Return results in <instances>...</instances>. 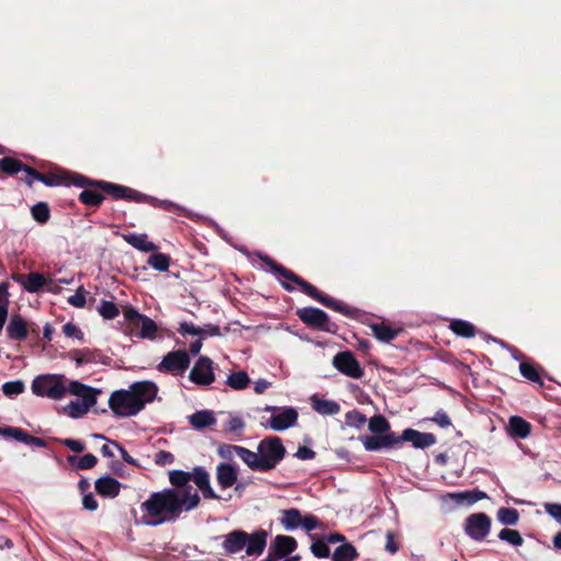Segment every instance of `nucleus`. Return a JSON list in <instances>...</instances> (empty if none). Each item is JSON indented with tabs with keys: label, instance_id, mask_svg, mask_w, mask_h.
<instances>
[{
	"label": "nucleus",
	"instance_id": "obj_1",
	"mask_svg": "<svg viewBox=\"0 0 561 561\" xmlns=\"http://www.w3.org/2000/svg\"><path fill=\"white\" fill-rule=\"evenodd\" d=\"M31 389L38 397L61 400L66 394L76 397L62 408V412L71 419H80L88 414L96 404L101 389L72 380L61 374H46L32 381Z\"/></svg>",
	"mask_w": 561,
	"mask_h": 561
},
{
	"label": "nucleus",
	"instance_id": "obj_2",
	"mask_svg": "<svg viewBox=\"0 0 561 561\" xmlns=\"http://www.w3.org/2000/svg\"><path fill=\"white\" fill-rule=\"evenodd\" d=\"M199 495L193 488L164 489L153 492L140 505L141 522L147 526H159L173 522L184 512L196 508Z\"/></svg>",
	"mask_w": 561,
	"mask_h": 561
},
{
	"label": "nucleus",
	"instance_id": "obj_3",
	"mask_svg": "<svg viewBox=\"0 0 561 561\" xmlns=\"http://www.w3.org/2000/svg\"><path fill=\"white\" fill-rule=\"evenodd\" d=\"M158 394V387L149 380L136 381L128 388L113 391L108 408L118 417H131L140 413Z\"/></svg>",
	"mask_w": 561,
	"mask_h": 561
},
{
	"label": "nucleus",
	"instance_id": "obj_4",
	"mask_svg": "<svg viewBox=\"0 0 561 561\" xmlns=\"http://www.w3.org/2000/svg\"><path fill=\"white\" fill-rule=\"evenodd\" d=\"M169 481L174 486L173 489L191 488L188 482L193 481L205 499H219L211 488L209 473L202 467H195L191 472L172 470L169 472Z\"/></svg>",
	"mask_w": 561,
	"mask_h": 561
},
{
	"label": "nucleus",
	"instance_id": "obj_5",
	"mask_svg": "<svg viewBox=\"0 0 561 561\" xmlns=\"http://www.w3.org/2000/svg\"><path fill=\"white\" fill-rule=\"evenodd\" d=\"M264 411L271 412L266 427L282 432L296 425L298 421V411L293 407H272L267 405Z\"/></svg>",
	"mask_w": 561,
	"mask_h": 561
},
{
	"label": "nucleus",
	"instance_id": "obj_6",
	"mask_svg": "<svg viewBox=\"0 0 561 561\" xmlns=\"http://www.w3.org/2000/svg\"><path fill=\"white\" fill-rule=\"evenodd\" d=\"M257 447L265 471L275 468L284 458L285 447L278 437H266L260 442Z\"/></svg>",
	"mask_w": 561,
	"mask_h": 561
},
{
	"label": "nucleus",
	"instance_id": "obj_7",
	"mask_svg": "<svg viewBox=\"0 0 561 561\" xmlns=\"http://www.w3.org/2000/svg\"><path fill=\"white\" fill-rule=\"evenodd\" d=\"M277 272L285 278L291 279L295 283H297L307 295L311 296L312 298L320 301L324 306L332 308L340 312H345V306L343 304H341L334 299H331V298L324 296L323 294L319 293L314 286L300 279L298 276L294 275L291 272L285 270L284 267H278Z\"/></svg>",
	"mask_w": 561,
	"mask_h": 561
},
{
	"label": "nucleus",
	"instance_id": "obj_8",
	"mask_svg": "<svg viewBox=\"0 0 561 561\" xmlns=\"http://www.w3.org/2000/svg\"><path fill=\"white\" fill-rule=\"evenodd\" d=\"M332 364L340 373L347 377L358 379L364 375V369L351 352L337 353Z\"/></svg>",
	"mask_w": 561,
	"mask_h": 561
},
{
	"label": "nucleus",
	"instance_id": "obj_9",
	"mask_svg": "<svg viewBox=\"0 0 561 561\" xmlns=\"http://www.w3.org/2000/svg\"><path fill=\"white\" fill-rule=\"evenodd\" d=\"M491 519L484 513L470 515L466 519L465 530L474 540H482L490 531Z\"/></svg>",
	"mask_w": 561,
	"mask_h": 561
},
{
	"label": "nucleus",
	"instance_id": "obj_10",
	"mask_svg": "<svg viewBox=\"0 0 561 561\" xmlns=\"http://www.w3.org/2000/svg\"><path fill=\"white\" fill-rule=\"evenodd\" d=\"M190 365V357L184 351H175L165 355L158 365L160 371L183 374Z\"/></svg>",
	"mask_w": 561,
	"mask_h": 561
},
{
	"label": "nucleus",
	"instance_id": "obj_11",
	"mask_svg": "<svg viewBox=\"0 0 561 561\" xmlns=\"http://www.w3.org/2000/svg\"><path fill=\"white\" fill-rule=\"evenodd\" d=\"M0 170L8 174H14L20 171H24L26 174V181L32 184L35 180H41L47 184H53L51 181L45 180L41 174L30 167L22 164L21 161L13 158H3L0 160Z\"/></svg>",
	"mask_w": 561,
	"mask_h": 561
},
{
	"label": "nucleus",
	"instance_id": "obj_12",
	"mask_svg": "<svg viewBox=\"0 0 561 561\" xmlns=\"http://www.w3.org/2000/svg\"><path fill=\"white\" fill-rule=\"evenodd\" d=\"M190 379L197 385H210L215 380L213 362L207 357H201L192 368Z\"/></svg>",
	"mask_w": 561,
	"mask_h": 561
},
{
	"label": "nucleus",
	"instance_id": "obj_13",
	"mask_svg": "<svg viewBox=\"0 0 561 561\" xmlns=\"http://www.w3.org/2000/svg\"><path fill=\"white\" fill-rule=\"evenodd\" d=\"M300 320L310 327L329 330V317L328 314L318 308H302L297 311Z\"/></svg>",
	"mask_w": 561,
	"mask_h": 561
},
{
	"label": "nucleus",
	"instance_id": "obj_14",
	"mask_svg": "<svg viewBox=\"0 0 561 561\" xmlns=\"http://www.w3.org/2000/svg\"><path fill=\"white\" fill-rule=\"evenodd\" d=\"M266 539L267 533L265 530H259L252 534L245 533L243 551L250 557L261 556L265 549Z\"/></svg>",
	"mask_w": 561,
	"mask_h": 561
},
{
	"label": "nucleus",
	"instance_id": "obj_15",
	"mask_svg": "<svg viewBox=\"0 0 561 561\" xmlns=\"http://www.w3.org/2000/svg\"><path fill=\"white\" fill-rule=\"evenodd\" d=\"M297 548V541L295 538L285 535H278L274 538L270 546L268 554L276 556L278 558H287Z\"/></svg>",
	"mask_w": 561,
	"mask_h": 561
},
{
	"label": "nucleus",
	"instance_id": "obj_16",
	"mask_svg": "<svg viewBox=\"0 0 561 561\" xmlns=\"http://www.w3.org/2000/svg\"><path fill=\"white\" fill-rule=\"evenodd\" d=\"M216 480L220 489L231 488L238 480V470L234 466L221 462L216 467Z\"/></svg>",
	"mask_w": 561,
	"mask_h": 561
},
{
	"label": "nucleus",
	"instance_id": "obj_17",
	"mask_svg": "<svg viewBox=\"0 0 561 561\" xmlns=\"http://www.w3.org/2000/svg\"><path fill=\"white\" fill-rule=\"evenodd\" d=\"M7 335L14 341L25 340L28 335L27 322L20 314H13L7 327Z\"/></svg>",
	"mask_w": 561,
	"mask_h": 561
},
{
	"label": "nucleus",
	"instance_id": "obj_18",
	"mask_svg": "<svg viewBox=\"0 0 561 561\" xmlns=\"http://www.w3.org/2000/svg\"><path fill=\"white\" fill-rule=\"evenodd\" d=\"M402 440L410 442L416 448H425L436 443V437L431 433H421L419 431L408 428L402 433Z\"/></svg>",
	"mask_w": 561,
	"mask_h": 561
},
{
	"label": "nucleus",
	"instance_id": "obj_19",
	"mask_svg": "<svg viewBox=\"0 0 561 561\" xmlns=\"http://www.w3.org/2000/svg\"><path fill=\"white\" fill-rule=\"evenodd\" d=\"M122 484L116 479L104 476L95 481L96 492L104 497H116L121 492Z\"/></svg>",
	"mask_w": 561,
	"mask_h": 561
},
{
	"label": "nucleus",
	"instance_id": "obj_20",
	"mask_svg": "<svg viewBox=\"0 0 561 561\" xmlns=\"http://www.w3.org/2000/svg\"><path fill=\"white\" fill-rule=\"evenodd\" d=\"M245 531L233 530L224 537L222 548L229 554H236L243 551Z\"/></svg>",
	"mask_w": 561,
	"mask_h": 561
},
{
	"label": "nucleus",
	"instance_id": "obj_21",
	"mask_svg": "<svg viewBox=\"0 0 561 561\" xmlns=\"http://www.w3.org/2000/svg\"><path fill=\"white\" fill-rule=\"evenodd\" d=\"M122 238L133 248L141 252H156L157 245L148 240L146 233H125Z\"/></svg>",
	"mask_w": 561,
	"mask_h": 561
},
{
	"label": "nucleus",
	"instance_id": "obj_22",
	"mask_svg": "<svg viewBox=\"0 0 561 561\" xmlns=\"http://www.w3.org/2000/svg\"><path fill=\"white\" fill-rule=\"evenodd\" d=\"M362 443L366 450H378L382 447H390L399 443V438L394 434L389 433L381 437L366 436L362 438Z\"/></svg>",
	"mask_w": 561,
	"mask_h": 561
},
{
	"label": "nucleus",
	"instance_id": "obj_23",
	"mask_svg": "<svg viewBox=\"0 0 561 561\" xmlns=\"http://www.w3.org/2000/svg\"><path fill=\"white\" fill-rule=\"evenodd\" d=\"M102 186L113 194L115 197L119 198H127V199H135L137 202H146L147 196L144 194H140L134 190L127 188L125 186L111 184V183H102Z\"/></svg>",
	"mask_w": 561,
	"mask_h": 561
},
{
	"label": "nucleus",
	"instance_id": "obj_24",
	"mask_svg": "<svg viewBox=\"0 0 561 561\" xmlns=\"http://www.w3.org/2000/svg\"><path fill=\"white\" fill-rule=\"evenodd\" d=\"M369 328L374 336L381 342L393 340L401 331V329L393 328L385 322L373 323Z\"/></svg>",
	"mask_w": 561,
	"mask_h": 561
},
{
	"label": "nucleus",
	"instance_id": "obj_25",
	"mask_svg": "<svg viewBox=\"0 0 561 561\" xmlns=\"http://www.w3.org/2000/svg\"><path fill=\"white\" fill-rule=\"evenodd\" d=\"M237 455L242 459L244 463H247L250 469L265 472L264 463L259 456V450L252 451L241 446V448L237 449Z\"/></svg>",
	"mask_w": 561,
	"mask_h": 561
},
{
	"label": "nucleus",
	"instance_id": "obj_26",
	"mask_svg": "<svg viewBox=\"0 0 561 561\" xmlns=\"http://www.w3.org/2000/svg\"><path fill=\"white\" fill-rule=\"evenodd\" d=\"M312 409L323 415H334L340 412V404L332 400L319 398L317 396L310 399Z\"/></svg>",
	"mask_w": 561,
	"mask_h": 561
},
{
	"label": "nucleus",
	"instance_id": "obj_27",
	"mask_svg": "<svg viewBox=\"0 0 561 561\" xmlns=\"http://www.w3.org/2000/svg\"><path fill=\"white\" fill-rule=\"evenodd\" d=\"M530 424L520 416H512L508 421V431L511 436L526 438L530 434Z\"/></svg>",
	"mask_w": 561,
	"mask_h": 561
},
{
	"label": "nucleus",
	"instance_id": "obj_28",
	"mask_svg": "<svg viewBox=\"0 0 561 561\" xmlns=\"http://www.w3.org/2000/svg\"><path fill=\"white\" fill-rule=\"evenodd\" d=\"M190 424L195 430H204L216 423L215 414L213 411L203 410L197 411L188 417Z\"/></svg>",
	"mask_w": 561,
	"mask_h": 561
},
{
	"label": "nucleus",
	"instance_id": "obj_29",
	"mask_svg": "<svg viewBox=\"0 0 561 561\" xmlns=\"http://www.w3.org/2000/svg\"><path fill=\"white\" fill-rule=\"evenodd\" d=\"M282 515L280 524L286 530L298 528L302 522V516L296 508L285 510Z\"/></svg>",
	"mask_w": 561,
	"mask_h": 561
},
{
	"label": "nucleus",
	"instance_id": "obj_30",
	"mask_svg": "<svg viewBox=\"0 0 561 561\" xmlns=\"http://www.w3.org/2000/svg\"><path fill=\"white\" fill-rule=\"evenodd\" d=\"M251 379L245 371H236L227 377L226 383L233 390H243L249 387Z\"/></svg>",
	"mask_w": 561,
	"mask_h": 561
},
{
	"label": "nucleus",
	"instance_id": "obj_31",
	"mask_svg": "<svg viewBox=\"0 0 561 561\" xmlns=\"http://www.w3.org/2000/svg\"><path fill=\"white\" fill-rule=\"evenodd\" d=\"M449 328L455 334L462 337H472L476 334V328L468 321L453 320Z\"/></svg>",
	"mask_w": 561,
	"mask_h": 561
},
{
	"label": "nucleus",
	"instance_id": "obj_32",
	"mask_svg": "<svg viewBox=\"0 0 561 561\" xmlns=\"http://www.w3.org/2000/svg\"><path fill=\"white\" fill-rule=\"evenodd\" d=\"M171 259L164 253H153L147 260V264L156 271L167 272L170 267Z\"/></svg>",
	"mask_w": 561,
	"mask_h": 561
},
{
	"label": "nucleus",
	"instance_id": "obj_33",
	"mask_svg": "<svg viewBox=\"0 0 561 561\" xmlns=\"http://www.w3.org/2000/svg\"><path fill=\"white\" fill-rule=\"evenodd\" d=\"M357 558L356 549L350 545L345 543L337 547L332 556L333 561H354Z\"/></svg>",
	"mask_w": 561,
	"mask_h": 561
},
{
	"label": "nucleus",
	"instance_id": "obj_34",
	"mask_svg": "<svg viewBox=\"0 0 561 561\" xmlns=\"http://www.w3.org/2000/svg\"><path fill=\"white\" fill-rule=\"evenodd\" d=\"M369 431L376 434H389L390 424L389 422L381 415L373 416L368 422Z\"/></svg>",
	"mask_w": 561,
	"mask_h": 561
},
{
	"label": "nucleus",
	"instance_id": "obj_35",
	"mask_svg": "<svg viewBox=\"0 0 561 561\" xmlns=\"http://www.w3.org/2000/svg\"><path fill=\"white\" fill-rule=\"evenodd\" d=\"M44 285H46V280L44 276L38 273H30L23 284L24 288L30 293L39 290Z\"/></svg>",
	"mask_w": 561,
	"mask_h": 561
},
{
	"label": "nucleus",
	"instance_id": "obj_36",
	"mask_svg": "<svg viewBox=\"0 0 561 561\" xmlns=\"http://www.w3.org/2000/svg\"><path fill=\"white\" fill-rule=\"evenodd\" d=\"M140 328V332H139V336L141 339H154L156 337V333H157V330H158V327L157 324L154 323L153 320H151L150 318L146 317L141 320L139 327Z\"/></svg>",
	"mask_w": 561,
	"mask_h": 561
},
{
	"label": "nucleus",
	"instance_id": "obj_37",
	"mask_svg": "<svg viewBox=\"0 0 561 561\" xmlns=\"http://www.w3.org/2000/svg\"><path fill=\"white\" fill-rule=\"evenodd\" d=\"M146 202H150L151 205H153L154 207H160V208H163L168 211H173V213H178V214H181V215H185L186 214V210L181 207L180 205L173 203V202H170V201H161V199H157V198H153V197H148L147 196V201Z\"/></svg>",
	"mask_w": 561,
	"mask_h": 561
},
{
	"label": "nucleus",
	"instance_id": "obj_38",
	"mask_svg": "<svg viewBox=\"0 0 561 561\" xmlns=\"http://www.w3.org/2000/svg\"><path fill=\"white\" fill-rule=\"evenodd\" d=\"M98 311L104 319L107 320L116 318L119 313L117 306L114 302L106 300L101 301Z\"/></svg>",
	"mask_w": 561,
	"mask_h": 561
},
{
	"label": "nucleus",
	"instance_id": "obj_39",
	"mask_svg": "<svg viewBox=\"0 0 561 561\" xmlns=\"http://www.w3.org/2000/svg\"><path fill=\"white\" fill-rule=\"evenodd\" d=\"M80 201L90 206H96L103 201V195L93 190H84L80 193Z\"/></svg>",
	"mask_w": 561,
	"mask_h": 561
},
{
	"label": "nucleus",
	"instance_id": "obj_40",
	"mask_svg": "<svg viewBox=\"0 0 561 561\" xmlns=\"http://www.w3.org/2000/svg\"><path fill=\"white\" fill-rule=\"evenodd\" d=\"M497 518L503 525H515L518 520V513L514 508H500Z\"/></svg>",
	"mask_w": 561,
	"mask_h": 561
},
{
	"label": "nucleus",
	"instance_id": "obj_41",
	"mask_svg": "<svg viewBox=\"0 0 561 561\" xmlns=\"http://www.w3.org/2000/svg\"><path fill=\"white\" fill-rule=\"evenodd\" d=\"M499 538L501 540L507 541L513 546H520L523 543V538L517 530L504 528L500 531Z\"/></svg>",
	"mask_w": 561,
	"mask_h": 561
},
{
	"label": "nucleus",
	"instance_id": "obj_42",
	"mask_svg": "<svg viewBox=\"0 0 561 561\" xmlns=\"http://www.w3.org/2000/svg\"><path fill=\"white\" fill-rule=\"evenodd\" d=\"M31 211L33 218L41 224H45L49 219V209L45 203L34 205Z\"/></svg>",
	"mask_w": 561,
	"mask_h": 561
},
{
	"label": "nucleus",
	"instance_id": "obj_43",
	"mask_svg": "<svg viewBox=\"0 0 561 561\" xmlns=\"http://www.w3.org/2000/svg\"><path fill=\"white\" fill-rule=\"evenodd\" d=\"M123 314L125 320L128 322L129 327L138 328L141 320L145 318L144 314H140L136 309L131 307H126L123 310Z\"/></svg>",
	"mask_w": 561,
	"mask_h": 561
},
{
	"label": "nucleus",
	"instance_id": "obj_44",
	"mask_svg": "<svg viewBox=\"0 0 561 561\" xmlns=\"http://www.w3.org/2000/svg\"><path fill=\"white\" fill-rule=\"evenodd\" d=\"M449 496L456 500L458 503L467 500L470 503H476L485 497V493L477 491V492H461V493H451Z\"/></svg>",
	"mask_w": 561,
	"mask_h": 561
},
{
	"label": "nucleus",
	"instance_id": "obj_45",
	"mask_svg": "<svg viewBox=\"0 0 561 561\" xmlns=\"http://www.w3.org/2000/svg\"><path fill=\"white\" fill-rule=\"evenodd\" d=\"M25 389V385L21 380L8 381L2 385V391L5 396H18Z\"/></svg>",
	"mask_w": 561,
	"mask_h": 561
},
{
	"label": "nucleus",
	"instance_id": "obj_46",
	"mask_svg": "<svg viewBox=\"0 0 561 561\" xmlns=\"http://www.w3.org/2000/svg\"><path fill=\"white\" fill-rule=\"evenodd\" d=\"M519 371L528 380H530L533 382L541 383L540 376H539L536 367H534L531 364H529V363H522L519 365Z\"/></svg>",
	"mask_w": 561,
	"mask_h": 561
},
{
	"label": "nucleus",
	"instance_id": "obj_47",
	"mask_svg": "<svg viewBox=\"0 0 561 561\" xmlns=\"http://www.w3.org/2000/svg\"><path fill=\"white\" fill-rule=\"evenodd\" d=\"M71 358L78 366L94 360V353L89 350H76L71 352Z\"/></svg>",
	"mask_w": 561,
	"mask_h": 561
},
{
	"label": "nucleus",
	"instance_id": "obj_48",
	"mask_svg": "<svg viewBox=\"0 0 561 561\" xmlns=\"http://www.w3.org/2000/svg\"><path fill=\"white\" fill-rule=\"evenodd\" d=\"M0 433L4 436L12 437L16 440L28 443V438H31V435L25 433L24 431L18 428V427H7L3 430H0Z\"/></svg>",
	"mask_w": 561,
	"mask_h": 561
},
{
	"label": "nucleus",
	"instance_id": "obj_49",
	"mask_svg": "<svg viewBox=\"0 0 561 561\" xmlns=\"http://www.w3.org/2000/svg\"><path fill=\"white\" fill-rule=\"evenodd\" d=\"M346 424L353 427H360L366 423V417L359 411L353 410L345 415Z\"/></svg>",
	"mask_w": 561,
	"mask_h": 561
},
{
	"label": "nucleus",
	"instance_id": "obj_50",
	"mask_svg": "<svg viewBox=\"0 0 561 561\" xmlns=\"http://www.w3.org/2000/svg\"><path fill=\"white\" fill-rule=\"evenodd\" d=\"M243 428L244 421L239 416H231L225 425V431L233 434H240Z\"/></svg>",
	"mask_w": 561,
	"mask_h": 561
},
{
	"label": "nucleus",
	"instance_id": "obj_51",
	"mask_svg": "<svg viewBox=\"0 0 561 561\" xmlns=\"http://www.w3.org/2000/svg\"><path fill=\"white\" fill-rule=\"evenodd\" d=\"M62 332L67 337L76 339L78 341L83 340L82 331L72 322H67L66 324H64Z\"/></svg>",
	"mask_w": 561,
	"mask_h": 561
},
{
	"label": "nucleus",
	"instance_id": "obj_52",
	"mask_svg": "<svg viewBox=\"0 0 561 561\" xmlns=\"http://www.w3.org/2000/svg\"><path fill=\"white\" fill-rule=\"evenodd\" d=\"M311 552L317 558H328L330 556V548L322 540H317L311 545Z\"/></svg>",
	"mask_w": 561,
	"mask_h": 561
},
{
	"label": "nucleus",
	"instance_id": "obj_53",
	"mask_svg": "<svg viewBox=\"0 0 561 561\" xmlns=\"http://www.w3.org/2000/svg\"><path fill=\"white\" fill-rule=\"evenodd\" d=\"M85 290L83 287L78 288L75 295L68 298V302L77 308H82L85 305Z\"/></svg>",
	"mask_w": 561,
	"mask_h": 561
},
{
	"label": "nucleus",
	"instance_id": "obj_54",
	"mask_svg": "<svg viewBox=\"0 0 561 561\" xmlns=\"http://www.w3.org/2000/svg\"><path fill=\"white\" fill-rule=\"evenodd\" d=\"M96 462L98 459L94 455L87 454L78 460L77 467L82 470L91 469L96 465Z\"/></svg>",
	"mask_w": 561,
	"mask_h": 561
},
{
	"label": "nucleus",
	"instance_id": "obj_55",
	"mask_svg": "<svg viewBox=\"0 0 561 561\" xmlns=\"http://www.w3.org/2000/svg\"><path fill=\"white\" fill-rule=\"evenodd\" d=\"M241 448V446L236 445H221L218 447V455L224 459H231L233 455H237V449Z\"/></svg>",
	"mask_w": 561,
	"mask_h": 561
},
{
	"label": "nucleus",
	"instance_id": "obj_56",
	"mask_svg": "<svg viewBox=\"0 0 561 561\" xmlns=\"http://www.w3.org/2000/svg\"><path fill=\"white\" fill-rule=\"evenodd\" d=\"M173 461L174 456L171 453L164 450L159 451L154 457V462L158 466L171 465Z\"/></svg>",
	"mask_w": 561,
	"mask_h": 561
},
{
	"label": "nucleus",
	"instance_id": "obj_57",
	"mask_svg": "<svg viewBox=\"0 0 561 561\" xmlns=\"http://www.w3.org/2000/svg\"><path fill=\"white\" fill-rule=\"evenodd\" d=\"M546 512L561 524V504H546Z\"/></svg>",
	"mask_w": 561,
	"mask_h": 561
},
{
	"label": "nucleus",
	"instance_id": "obj_58",
	"mask_svg": "<svg viewBox=\"0 0 561 561\" xmlns=\"http://www.w3.org/2000/svg\"><path fill=\"white\" fill-rule=\"evenodd\" d=\"M319 525H320L319 520L312 515H307V516L302 517V522L300 524V526L304 527L308 531L318 528Z\"/></svg>",
	"mask_w": 561,
	"mask_h": 561
},
{
	"label": "nucleus",
	"instance_id": "obj_59",
	"mask_svg": "<svg viewBox=\"0 0 561 561\" xmlns=\"http://www.w3.org/2000/svg\"><path fill=\"white\" fill-rule=\"evenodd\" d=\"M0 307L3 309H8L9 307V291L7 283L0 284Z\"/></svg>",
	"mask_w": 561,
	"mask_h": 561
},
{
	"label": "nucleus",
	"instance_id": "obj_60",
	"mask_svg": "<svg viewBox=\"0 0 561 561\" xmlns=\"http://www.w3.org/2000/svg\"><path fill=\"white\" fill-rule=\"evenodd\" d=\"M433 421L440 427H448L451 424L449 416L445 412H437Z\"/></svg>",
	"mask_w": 561,
	"mask_h": 561
},
{
	"label": "nucleus",
	"instance_id": "obj_61",
	"mask_svg": "<svg viewBox=\"0 0 561 561\" xmlns=\"http://www.w3.org/2000/svg\"><path fill=\"white\" fill-rule=\"evenodd\" d=\"M82 505L85 510L95 511L98 508V501L91 493H89L83 496Z\"/></svg>",
	"mask_w": 561,
	"mask_h": 561
},
{
	"label": "nucleus",
	"instance_id": "obj_62",
	"mask_svg": "<svg viewBox=\"0 0 561 561\" xmlns=\"http://www.w3.org/2000/svg\"><path fill=\"white\" fill-rule=\"evenodd\" d=\"M64 444L75 453H81L84 449V445L76 439H65Z\"/></svg>",
	"mask_w": 561,
	"mask_h": 561
},
{
	"label": "nucleus",
	"instance_id": "obj_63",
	"mask_svg": "<svg viewBox=\"0 0 561 561\" xmlns=\"http://www.w3.org/2000/svg\"><path fill=\"white\" fill-rule=\"evenodd\" d=\"M180 332L182 334H191V335H197L202 332L201 329L195 328L191 323H181Z\"/></svg>",
	"mask_w": 561,
	"mask_h": 561
},
{
	"label": "nucleus",
	"instance_id": "obj_64",
	"mask_svg": "<svg viewBox=\"0 0 561 561\" xmlns=\"http://www.w3.org/2000/svg\"><path fill=\"white\" fill-rule=\"evenodd\" d=\"M296 456L302 460L312 459L314 457V451L308 447H299Z\"/></svg>",
	"mask_w": 561,
	"mask_h": 561
}]
</instances>
